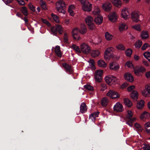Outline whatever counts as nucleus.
<instances>
[{"label":"nucleus","instance_id":"f257e3e1","mask_svg":"<svg viewBox=\"0 0 150 150\" xmlns=\"http://www.w3.org/2000/svg\"><path fill=\"white\" fill-rule=\"evenodd\" d=\"M87 29L85 25L83 24H81V28H76L72 30V35L74 39L75 40H79L80 38L79 36V32L82 34H84L86 31Z\"/></svg>","mask_w":150,"mask_h":150},{"label":"nucleus","instance_id":"f03ea898","mask_svg":"<svg viewBox=\"0 0 150 150\" xmlns=\"http://www.w3.org/2000/svg\"><path fill=\"white\" fill-rule=\"evenodd\" d=\"M57 10L60 13L65 14V12L66 4L62 0H59L56 4Z\"/></svg>","mask_w":150,"mask_h":150},{"label":"nucleus","instance_id":"7ed1b4c3","mask_svg":"<svg viewBox=\"0 0 150 150\" xmlns=\"http://www.w3.org/2000/svg\"><path fill=\"white\" fill-rule=\"evenodd\" d=\"M114 50V48L112 47L108 48L105 50L104 58L106 61L114 57L113 53Z\"/></svg>","mask_w":150,"mask_h":150},{"label":"nucleus","instance_id":"20e7f679","mask_svg":"<svg viewBox=\"0 0 150 150\" xmlns=\"http://www.w3.org/2000/svg\"><path fill=\"white\" fill-rule=\"evenodd\" d=\"M100 11L98 8L96 11L93 12V14L96 15L95 17L94 21L97 24H100L103 21V17L100 14Z\"/></svg>","mask_w":150,"mask_h":150},{"label":"nucleus","instance_id":"39448f33","mask_svg":"<svg viewBox=\"0 0 150 150\" xmlns=\"http://www.w3.org/2000/svg\"><path fill=\"white\" fill-rule=\"evenodd\" d=\"M51 30L52 33L55 36L57 35V32L59 34H62L63 32L62 26L59 25L52 26Z\"/></svg>","mask_w":150,"mask_h":150},{"label":"nucleus","instance_id":"423d86ee","mask_svg":"<svg viewBox=\"0 0 150 150\" xmlns=\"http://www.w3.org/2000/svg\"><path fill=\"white\" fill-rule=\"evenodd\" d=\"M85 21L89 29L93 30L95 28V25L93 22V19L91 16H87L86 18Z\"/></svg>","mask_w":150,"mask_h":150},{"label":"nucleus","instance_id":"0eeeda50","mask_svg":"<svg viewBox=\"0 0 150 150\" xmlns=\"http://www.w3.org/2000/svg\"><path fill=\"white\" fill-rule=\"evenodd\" d=\"M132 113L131 111H127V114L126 117L128 120L127 121L126 123L131 127L133 126V122L135 120V118H132Z\"/></svg>","mask_w":150,"mask_h":150},{"label":"nucleus","instance_id":"6e6552de","mask_svg":"<svg viewBox=\"0 0 150 150\" xmlns=\"http://www.w3.org/2000/svg\"><path fill=\"white\" fill-rule=\"evenodd\" d=\"M105 80L106 82L109 85L115 84L117 80V79L115 76H107L105 77Z\"/></svg>","mask_w":150,"mask_h":150},{"label":"nucleus","instance_id":"1a4fd4ad","mask_svg":"<svg viewBox=\"0 0 150 150\" xmlns=\"http://www.w3.org/2000/svg\"><path fill=\"white\" fill-rule=\"evenodd\" d=\"M91 51L90 48L87 44L83 43L81 45V52H82L85 54H88Z\"/></svg>","mask_w":150,"mask_h":150},{"label":"nucleus","instance_id":"9d476101","mask_svg":"<svg viewBox=\"0 0 150 150\" xmlns=\"http://www.w3.org/2000/svg\"><path fill=\"white\" fill-rule=\"evenodd\" d=\"M146 71L145 68L142 66L140 67L137 66L134 68V74L137 75H141L140 73H143Z\"/></svg>","mask_w":150,"mask_h":150},{"label":"nucleus","instance_id":"9b49d317","mask_svg":"<svg viewBox=\"0 0 150 150\" xmlns=\"http://www.w3.org/2000/svg\"><path fill=\"white\" fill-rule=\"evenodd\" d=\"M107 95V96L114 99L119 98L120 96L119 94L117 92L112 90H109Z\"/></svg>","mask_w":150,"mask_h":150},{"label":"nucleus","instance_id":"f8f14e48","mask_svg":"<svg viewBox=\"0 0 150 150\" xmlns=\"http://www.w3.org/2000/svg\"><path fill=\"white\" fill-rule=\"evenodd\" d=\"M103 73L102 70H98L96 71L94 77L96 81L98 82H101Z\"/></svg>","mask_w":150,"mask_h":150},{"label":"nucleus","instance_id":"ddd939ff","mask_svg":"<svg viewBox=\"0 0 150 150\" xmlns=\"http://www.w3.org/2000/svg\"><path fill=\"white\" fill-rule=\"evenodd\" d=\"M140 15V14L136 11L132 12L131 14V16L133 21L136 22H137L140 21L139 18Z\"/></svg>","mask_w":150,"mask_h":150},{"label":"nucleus","instance_id":"4468645a","mask_svg":"<svg viewBox=\"0 0 150 150\" xmlns=\"http://www.w3.org/2000/svg\"><path fill=\"white\" fill-rule=\"evenodd\" d=\"M113 110L114 111L117 112H122L123 110V107L121 103L118 102L114 106Z\"/></svg>","mask_w":150,"mask_h":150},{"label":"nucleus","instance_id":"2eb2a0df","mask_svg":"<svg viewBox=\"0 0 150 150\" xmlns=\"http://www.w3.org/2000/svg\"><path fill=\"white\" fill-rule=\"evenodd\" d=\"M108 17L109 20L112 22H115L117 20V13L115 11L110 13L109 14Z\"/></svg>","mask_w":150,"mask_h":150},{"label":"nucleus","instance_id":"dca6fc26","mask_svg":"<svg viewBox=\"0 0 150 150\" xmlns=\"http://www.w3.org/2000/svg\"><path fill=\"white\" fill-rule=\"evenodd\" d=\"M63 67L66 69V72L69 74H71L73 72V71L71 67V66L65 63L62 64Z\"/></svg>","mask_w":150,"mask_h":150},{"label":"nucleus","instance_id":"f3484780","mask_svg":"<svg viewBox=\"0 0 150 150\" xmlns=\"http://www.w3.org/2000/svg\"><path fill=\"white\" fill-rule=\"evenodd\" d=\"M124 78L126 80L129 82H132L134 80V78L132 74L129 72L124 74Z\"/></svg>","mask_w":150,"mask_h":150},{"label":"nucleus","instance_id":"a211bd4d","mask_svg":"<svg viewBox=\"0 0 150 150\" xmlns=\"http://www.w3.org/2000/svg\"><path fill=\"white\" fill-rule=\"evenodd\" d=\"M120 68V66L117 63L115 62H112L110 64V68L116 71Z\"/></svg>","mask_w":150,"mask_h":150},{"label":"nucleus","instance_id":"6ab92c4d","mask_svg":"<svg viewBox=\"0 0 150 150\" xmlns=\"http://www.w3.org/2000/svg\"><path fill=\"white\" fill-rule=\"evenodd\" d=\"M142 93L143 95L146 97H149L150 96V86H148L144 90Z\"/></svg>","mask_w":150,"mask_h":150},{"label":"nucleus","instance_id":"aec40b11","mask_svg":"<svg viewBox=\"0 0 150 150\" xmlns=\"http://www.w3.org/2000/svg\"><path fill=\"white\" fill-rule=\"evenodd\" d=\"M129 13L126 8L123 9L121 12L122 17L125 19L127 18L128 16L129 15Z\"/></svg>","mask_w":150,"mask_h":150},{"label":"nucleus","instance_id":"412c9836","mask_svg":"<svg viewBox=\"0 0 150 150\" xmlns=\"http://www.w3.org/2000/svg\"><path fill=\"white\" fill-rule=\"evenodd\" d=\"M103 8L106 11L108 12L111 8V5L110 3L105 4L102 6Z\"/></svg>","mask_w":150,"mask_h":150},{"label":"nucleus","instance_id":"4be33fe9","mask_svg":"<svg viewBox=\"0 0 150 150\" xmlns=\"http://www.w3.org/2000/svg\"><path fill=\"white\" fill-rule=\"evenodd\" d=\"M87 106L84 103H82L80 106V111L82 113H84L87 111Z\"/></svg>","mask_w":150,"mask_h":150},{"label":"nucleus","instance_id":"5701e85b","mask_svg":"<svg viewBox=\"0 0 150 150\" xmlns=\"http://www.w3.org/2000/svg\"><path fill=\"white\" fill-rule=\"evenodd\" d=\"M113 4L116 7L120 8L121 6L122 3L120 0H111Z\"/></svg>","mask_w":150,"mask_h":150},{"label":"nucleus","instance_id":"b1692460","mask_svg":"<svg viewBox=\"0 0 150 150\" xmlns=\"http://www.w3.org/2000/svg\"><path fill=\"white\" fill-rule=\"evenodd\" d=\"M91 56L93 57H98L100 54V52L98 50H92L90 52Z\"/></svg>","mask_w":150,"mask_h":150},{"label":"nucleus","instance_id":"393cba45","mask_svg":"<svg viewBox=\"0 0 150 150\" xmlns=\"http://www.w3.org/2000/svg\"><path fill=\"white\" fill-rule=\"evenodd\" d=\"M55 51L56 54L58 57H62V53L59 46H56L55 49Z\"/></svg>","mask_w":150,"mask_h":150},{"label":"nucleus","instance_id":"a878e982","mask_svg":"<svg viewBox=\"0 0 150 150\" xmlns=\"http://www.w3.org/2000/svg\"><path fill=\"white\" fill-rule=\"evenodd\" d=\"M124 102L125 105L129 107H131L132 105V102L128 98H124Z\"/></svg>","mask_w":150,"mask_h":150},{"label":"nucleus","instance_id":"bb28decb","mask_svg":"<svg viewBox=\"0 0 150 150\" xmlns=\"http://www.w3.org/2000/svg\"><path fill=\"white\" fill-rule=\"evenodd\" d=\"M141 36L143 39H146L149 37L148 32L147 31H142L141 33Z\"/></svg>","mask_w":150,"mask_h":150},{"label":"nucleus","instance_id":"cd10ccee","mask_svg":"<svg viewBox=\"0 0 150 150\" xmlns=\"http://www.w3.org/2000/svg\"><path fill=\"white\" fill-rule=\"evenodd\" d=\"M144 100H141L138 102L137 105V107L138 109H140L144 107Z\"/></svg>","mask_w":150,"mask_h":150},{"label":"nucleus","instance_id":"c85d7f7f","mask_svg":"<svg viewBox=\"0 0 150 150\" xmlns=\"http://www.w3.org/2000/svg\"><path fill=\"white\" fill-rule=\"evenodd\" d=\"M71 48L75 50L77 53H81V48L80 49L79 46L75 44H73L72 45Z\"/></svg>","mask_w":150,"mask_h":150},{"label":"nucleus","instance_id":"c756f323","mask_svg":"<svg viewBox=\"0 0 150 150\" xmlns=\"http://www.w3.org/2000/svg\"><path fill=\"white\" fill-rule=\"evenodd\" d=\"M138 94L137 91H133L131 94V97L134 100H137L138 97Z\"/></svg>","mask_w":150,"mask_h":150},{"label":"nucleus","instance_id":"7c9ffc66","mask_svg":"<svg viewBox=\"0 0 150 150\" xmlns=\"http://www.w3.org/2000/svg\"><path fill=\"white\" fill-rule=\"evenodd\" d=\"M116 48L120 51H123L125 50V46L122 44H119L116 46Z\"/></svg>","mask_w":150,"mask_h":150},{"label":"nucleus","instance_id":"2f4dec72","mask_svg":"<svg viewBox=\"0 0 150 150\" xmlns=\"http://www.w3.org/2000/svg\"><path fill=\"white\" fill-rule=\"evenodd\" d=\"M21 10L23 14L25 16H26L28 15V11L27 8L25 7H22L21 8Z\"/></svg>","mask_w":150,"mask_h":150},{"label":"nucleus","instance_id":"473e14b6","mask_svg":"<svg viewBox=\"0 0 150 150\" xmlns=\"http://www.w3.org/2000/svg\"><path fill=\"white\" fill-rule=\"evenodd\" d=\"M98 66L103 67H105L106 66V63L103 61L101 60L98 61Z\"/></svg>","mask_w":150,"mask_h":150},{"label":"nucleus","instance_id":"72a5a7b5","mask_svg":"<svg viewBox=\"0 0 150 150\" xmlns=\"http://www.w3.org/2000/svg\"><path fill=\"white\" fill-rule=\"evenodd\" d=\"M74 8V6L73 5L70 6L68 9V12L72 16L74 15V12L73 10Z\"/></svg>","mask_w":150,"mask_h":150},{"label":"nucleus","instance_id":"f704fd0d","mask_svg":"<svg viewBox=\"0 0 150 150\" xmlns=\"http://www.w3.org/2000/svg\"><path fill=\"white\" fill-rule=\"evenodd\" d=\"M105 37L107 40H110L112 39L113 35L107 32L105 33Z\"/></svg>","mask_w":150,"mask_h":150},{"label":"nucleus","instance_id":"c9c22d12","mask_svg":"<svg viewBox=\"0 0 150 150\" xmlns=\"http://www.w3.org/2000/svg\"><path fill=\"white\" fill-rule=\"evenodd\" d=\"M101 104L102 105L104 106H106L108 103V101L106 98H103L101 100Z\"/></svg>","mask_w":150,"mask_h":150},{"label":"nucleus","instance_id":"e433bc0d","mask_svg":"<svg viewBox=\"0 0 150 150\" xmlns=\"http://www.w3.org/2000/svg\"><path fill=\"white\" fill-rule=\"evenodd\" d=\"M99 112L98 111H97L93 113H92L91 114V115L89 116V117L90 118H93L92 119H95V118L98 116L99 114Z\"/></svg>","mask_w":150,"mask_h":150},{"label":"nucleus","instance_id":"4c0bfd02","mask_svg":"<svg viewBox=\"0 0 150 150\" xmlns=\"http://www.w3.org/2000/svg\"><path fill=\"white\" fill-rule=\"evenodd\" d=\"M145 128L146 131L148 132H150V122H147L145 124Z\"/></svg>","mask_w":150,"mask_h":150},{"label":"nucleus","instance_id":"58836bf2","mask_svg":"<svg viewBox=\"0 0 150 150\" xmlns=\"http://www.w3.org/2000/svg\"><path fill=\"white\" fill-rule=\"evenodd\" d=\"M142 41L140 40L137 41L134 44V45L136 48H139L142 46Z\"/></svg>","mask_w":150,"mask_h":150},{"label":"nucleus","instance_id":"ea45409f","mask_svg":"<svg viewBox=\"0 0 150 150\" xmlns=\"http://www.w3.org/2000/svg\"><path fill=\"white\" fill-rule=\"evenodd\" d=\"M132 49L129 48L125 51V54L127 56L130 57L132 53Z\"/></svg>","mask_w":150,"mask_h":150},{"label":"nucleus","instance_id":"a19ab883","mask_svg":"<svg viewBox=\"0 0 150 150\" xmlns=\"http://www.w3.org/2000/svg\"><path fill=\"white\" fill-rule=\"evenodd\" d=\"M144 57L150 62V52H145L143 54Z\"/></svg>","mask_w":150,"mask_h":150},{"label":"nucleus","instance_id":"79ce46f5","mask_svg":"<svg viewBox=\"0 0 150 150\" xmlns=\"http://www.w3.org/2000/svg\"><path fill=\"white\" fill-rule=\"evenodd\" d=\"M126 25L124 23H121L119 26V29L120 32H122L125 29Z\"/></svg>","mask_w":150,"mask_h":150},{"label":"nucleus","instance_id":"37998d69","mask_svg":"<svg viewBox=\"0 0 150 150\" xmlns=\"http://www.w3.org/2000/svg\"><path fill=\"white\" fill-rule=\"evenodd\" d=\"M51 16L53 18L54 20L57 23H59V17L54 14H52Z\"/></svg>","mask_w":150,"mask_h":150},{"label":"nucleus","instance_id":"c03bdc74","mask_svg":"<svg viewBox=\"0 0 150 150\" xmlns=\"http://www.w3.org/2000/svg\"><path fill=\"white\" fill-rule=\"evenodd\" d=\"M85 88L90 91L93 90V87L90 85H86L84 86Z\"/></svg>","mask_w":150,"mask_h":150},{"label":"nucleus","instance_id":"a18cd8bd","mask_svg":"<svg viewBox=\"0 0 150 150\" xmlns=\"http://www.w3.org/2000/svg\"><path fill=\"white\" fill-rule=\"evenodd\" d=\"M88 62L89 63L90 65L92 67H95V62L94 60L91 59H89L88 61Z\"/></svg>","mask_w":150,"mask_h":150},{"label":"nucleus","instance_id":"49530a36","mask_svg":"<svg viewBox=\"0 0 150 150\" xmlns=\"http://www.w3.org/2000/svg\"><path fill=\"white\" fill-rule=\"evenodd\" d=\"M101 89V91H105L107 88V86L106 84L102 83L100 85Z\"/></svg>","mask_w":150,"mask_h":150},{"label":"nucleus","instance_id":"de8ad7c7","mask_svg":"<svg viewBox=\"0 0 150 150\" xmlns=\"http://www.w3.org/2000/svg\"><path fill=\"white\" fill-rule=\"evenodd\" d=\"M28 7L33 12H35V7L31 3H30L28 4Z\"/></svg>","mask_w":150,"mask_h":150},{"label":"nucleus","instance_id":"09e8293b","mask_svg":"<svg viewBox=\"0 0 150 150\" xmlns=\"http://www.w3.org/2000/svg\"><path fill=\"white\" fill-rule=\"evenodd\" d=\"M41 21L47 25L48 26H50L51 25L48 22V21L45 19L43 18H42L41 19Z\"/></svg>","mask_w":150,"mask_h":150},{"label":"nucleus","instance_id":"8fccbe9b","mask_svg":"<svg viewBox=\"0 0 150 150\" xmlns=\"http://www.w3.org/2000/svg\"><path fill=\"white\" fill-rule=\"evenodd\" d=\"M142 149L143 150H150V146L149 145L145 144L142 147Z\"/></svg>","mask_w":150,"mask_h":150},{"label":"nucleus","instance_id":"3c124183","mask_svg":"<svg viewBox=\"0 0 150 150\" xmlns=\"http://www.w3.org/2000/svg\"><path fill=\"white\" fill-rule=\"evenodd\" d=\"M148 113L146 112H144L141 115V119H143L144 118H146L148 115Z\"/></svg>","mask_w":150,"mask_h":150},{"label":"nucleus","instance_id":"603ef678","mask_svg":"<svg viewBox=\"0 0 150 150\" xmlns=\"http://www.w3.org/2000/svg\"><path fill=\"white\" fill-rule=\"evenodd\" d=\"M64 41L65 43H67L68 42V36L67 33H65L64 37Z\"/></svg>","mask_w":150,"mask_h":150},{"label":"nucleus","instance_id":"864d4df0","mask_svg":"<svg viewBox=\"0 0 150 150\" xmlns=\"http://www.w3.org/2000/svg\"><path fill=\"white\" fill-rule=\"evenodd\" d=\"M149 45L147 43L144 44L142 47L141 49L142 50H144L146 49L149 47Z\"/></svg>","mask_w":150,"mask_h":150},{"label":"nucleus","instance_id":"5fc2aeb1","mask_svg":"<svg viewBox=\"0 0 150 150\" xmlns=\"http://www.w3.org/2000/svg\"><path fill=\"white\" fill-rule=\"evenodd\" d=\"M133 28L137 30L140 31L141 30L140 25L139 24H137L134 25Z\"/></svg>","mask_w":150,"mask_h":150},{"label":"nucleus","instance_id":"6e6d98bb","mask_svg":"<svg viewBox=\"0 0 150 150\" xmlns=\"http://www.w3.org/2000/svg\"><path fill=\"white\" fill-rule=\"evenodd\" d=\"M126 64L129 67L133 66V65L132 63L129 61L127 62Z\"/></svg>","mask_w":150,"mask_h":150},{"label":"nucleus","instance_id":"4d7b16f0","mask_svg":"<svg viewBox=\"0 0 150 150\" xmlns=\"http://www.w3.org/2000/svg\"><path fill=\"white\" fill-rule=\"evenodd\" d=\"M6 5L12 3L13 0H2Z\"/></svg>","mask_w":150,"mask_h":150},{"label":"nucleus","instance_id":"13d9d810","mask_svg":"<svg viewBox=\"0 0 150 150\" xmlns=\"http://www.w3.org/2000/svg\"><path fill=\"white\" fill-rule=\"evenodd\" d=\"M134 88V86H130L128 87L127 90L129 91H131L133 90Z\"/></svg>","mask_w":150,"mask_h":150},{"label":"nucleus","instance_id":"bf43d9fd","mask_svg":"<svg viewBox=\"0 0 150 150\" xmlns=\"http://www.w3.org/2000/svg\"><path fill=\"white\" fill-rule=\"evenodd\" d=\"M16 15L18 17L22 19H23V16L21 13L17 12L16 14Z\"/></svg>","mask_w":150,"mask_h":150},{"label":"nucleus","instance_id":"052dcab7","mask_svg":"<svg viewBox=\"0 0 150 150\" xmlns=\"http://www.w3.org/2000/svg\"><path fill=\"white\" fill-rule=\"evenodd\" d=\"M145 76L147 78H150V71L146 72L145 73Z\"/></svg>","mask_w":150,"mask_h":150},{"label":"nucleus","instance_id":"680f3d73","mask_svg":"<svg viewBox=\"0 0 150 150\" xmlns=\"http://www.w3.org/2000/svg\"><path fill=\"white\" fill-rule=\"evenodd\" d=\"M143 64L147 66H148L149 65V64L148 62L146 60H144L143 61Z\"/></svg>","mask_w":150,"mask_h":150},{"label":"nucleus","instance_id":"e2e57ef3","mask_svg":"<svg viewBox=\"0 0 150 150\" xmlns=\"http://www.w3.org/2000/svg\"><path fill=\"white\" fill-rule=\"evenodd\" d=\"M134 126L138 129H139L141 127L140 125L139 124L137 123H135Z\"/></svg>","mask_w":150,"mask_h":150},{"label":"nucleus","instance_id":"0e129e2a","mask_svg":"<svg viewBox=\"0 0 150 150\" xmlns=\"http://www.w3.org/2000/svg\"><path fill=\"white\" fill-rule=\"evenodd\" d=\"M25 22V23H28V20L26 17H25L23 19Z\"/></svg>","mask_w":150,"mask_h":150},{"label":"nucleus","instance_id":"69168bd1","mask_svg":"<svg viewBox=\"0 0 150 150\" xmlns=\"http://www.w3.org/2000/svg\"><path fill=\"white\" fill-rule=\"evenodd\" d=\"M139 59V56L137 55H135L134 56V59L136 60H138Z\"/></svg>","mask_w":150,"mask_h":150},{"label":"nucleus","instance_id":"338daca9","mask_svg":"<svg viewBox=\"0 0 150 150\" xmlns=\"http://www.w3.org/2000/svg\"><path fill=\"white\" fill-rule=\"evenodd\" d=\"M40 5L41 6H45V5H46V3L44 1H43L42 0L41 1V2Z\"/></svg>","mask_w":150,"mask_h":150},{"label":"nucleus","instance_id":"774afa93","mask_svg":"<svg viewBox=\"0 0 150 150\" xmlns=\"http://www.w3.org/2000/svg\"><path fill=\"white\" fill-rule=\"evenodd\" d=\"M41 6V8L44 10H46L47 9L46 5H45V6Z\"/></svg>","mask_w":150,"mask_h":150}]
</instances>
